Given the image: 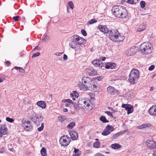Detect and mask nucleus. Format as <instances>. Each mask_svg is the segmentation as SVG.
<instances>
[{
    "instance_id": "nucleus-63",
    "label": "nucleus",
    "mask_w": 156,
    "mask_h": 156,
    "mask_svg": "<svg viewBox=\"0 0 156 156\" xmlns=\"http://www.w3.org/2000/svg\"><path fill=\"white\" fill-rule=\"evenodd\" d=\"M68 111V109L67 108H65L63 109V111L65 112H67Z\"/></svg>"
},
{
    "instance_id": "nucleus-18",
    "label": "nucleus",
    "mask_w": 156,
    "mask_h": 156,
    "mask_svg": "<svg viewBox=\"0 0 156 156\" xmlns=\"http://www.w3.org/2000/svg\"><path fill=\"white\" fill-rule=\"evenodd\" d=\"M86 72L90 76H94L96 74L97 72V71L93 69H86Z\"/></svg>"
},
{
    "instance_id": "nucleus-23",
    "label": "nucleus",
    "mask_w": 156,
    "mask_h": 156,
    "mask_svg": "<svg viewBox=\"0 0 156 156\" xmlns=\"http://www.w3.org/2000/svg\"><path fill=\"white\" fill-rule=\"evenodd\" d=\"M37 105L42 108H45L46 107V103L44 101H38L37 103Z\"/></svg>"
},
{
    "instance_id": "nucleus-28",
    "label": "nucleus",
    "mask_w": 156,
    "mask_h": 156,
    "mask_svg": "<svg viewBox=\"0 0 156 156\" xmlns=\"http://www.w3.org/2000/svg\"><path fill=\"white\" fill-rule=\"evenodd\" d=\"M41 153L42 156H47L46 151L44 147H43L41 148Z\"/></svg>"
},
{
    "instance_id": "nucleus-30",
    "label": "nucleus",
    "mask_w": 156,
    "mask_h": 156,
    "mask_svg": "<svg viewBox=\"0 0 156 156\" xmlns=\"http://www.w3.org/2000/svg\"><path fill=\"white\" fill-rule=\"evenodd\" d=\"M75 125V122H72L67 125V128L70 129H72Z\"/></svg>"
},
{
    "instance_id": "nucleus-13",
    "label": "nucleus",
    "mask_w": 156,
    "mask_h": 156,
    "mask_svg": "<svg viewBox=\"0 0 156 156\" xmlns=\"http://www.w3.org/2000/svg\"><path fill=\"white\" fill-rule=\"evenodd\" d=\"M92 64L95 67H98L100 68L103 69V67L104 68L103 63L101 62V61L100 59H95L92 62ZM104 65H105L104 64Z\"/></svg>"
},
{
    "instance_id": "nucleus-14",
    "label": "nucleus",
    "mask_w": 156,
    "mask_h": 156,
    "mask_svg": "<svg viewBox=\"0 0 156 156\" xmlns=\"http://www.w3.org/2000/svg\"><path fill=\"white\" fill-rule=\"evenodd\" d=\"M146 144L148 147L150 149H156V142L154 141L153 140H147Z\"/></svg>"
},
{
    "instance_id": "nucleus-38",
    "label": "nucleus",
    "mask_w": 156,
    "mask_h": 156,
    "mask_svg": "<svg viewBox=\"0 0 156 156\" xmlns=\"http://www.w3.org/2000/svg\"><path fill=\"white\" fill-rule=\"evenodd\" d=\"M68 5L71 9H73L74 7V5L72 2H69L68 3Z\"/></svg>"
},
{
    "instance_id": "nucleus-27",
    "label": "nucleus",
    "mask_w": 156,
    "mask_h": 156,
    "mask_svg": "<svg viewBox=\"0 0 156 156\" xmlns=\"http://www.w3.org/2000/svg\"><path fill=\"white\" fill-rule=\"evenodd\" d=\"M75 104L76 103H74V105L75 108L77 111H80L82 109H83L82 107L79 105L78 103H77V105H76Z\"/></svg>"
},
{
    "instance_id": "nucleus-22",
    "label": "nucleus",
    "mask_w": 156,
    "mask_h": 156,
    "mask_svg": "<svg viewBox=\"0 0 156 156\" xmlns=\"http://www.w3.org/2000/svg\"><path fill=\"white\" fill-rule=\"evenodd\" d=\"M146 27V23H143L140 25L139 27L137 29V31L141 32L144 31Z\"/></svg>"
},
{
    "instance_id": "nucleus-51",
    "label": "nucleus",
    "mask_w": 156,
    "mask_h": 156,
    "mask_svg": "<svg viewBox=\"0 0 156 156\" xmlns=\"http://www.w3.org/2000/svg\"><path fill=\"white\" fill-rule=\"evenodd\" d=\"M97 86L96 85H95L94 83H93V85L92 86V88H93V90H96V89L97 88Z\"/></svg>"
},
{
    "instance_id": "nucleus-44",
    "label": "nucleus",
    "mask_w": 156,
    "mask_h": 156,
    "mask_svg": "<svg viewBox=\"0 0 156 156\" xmlns=\"http://www.w3.org/2000/svg\"><path fill=\"white\" fill-rule=\"evenodd\" d=\"M73 93L74 96H75L76 98H78V92L76 91H73Z\"/></svg>"
},
{
    "instance_id": "nucleus-1",
    "label": "nucleus",
    "mask_w": 156,
    "mask_h": 156,
    "mask_svg": "<svg viewBox=\"0 0 156 156\" xmlns=\"http://www.w3.org/2000/svg\"><path fill=\"white\" fill-rule=\"evenodd\" d=\"M112 11L115 17L119 18H125L127 16V12L125 8L120 5H116L112 8Z\"/></svg>"
},
{
    "instance_id": "nucleus-31",
    "label": "nucleus",
    "mask_w": 156,
    "mask_h": 156,
    "mask_svg": "<svg viewBox=\"0 0 156 156\" xmlns=\"http://www.w3.org/2000/svg\"><path fill=\"white\" fill-rule=\"evenodd\" d=\"M97 22V21L95 19H92L91 20H89L88 22L87 23V25L89 26L90 24H91L94 23H96Z\"/></svg>"
},
{
    "instance_id": "nucleus-7",
    "label": "nucleus",
    "mask_w": 156,
    "mask_h": 156,
    "mask_svg": "<svg viewBox=\"0 0 156 156\" xmlns=\"http://www.w3.org/2000/svg\"><path fill=\"white\" fill-rule=\"evenodd\" d=\"M22 126L27 131H30L33 129V126L31 122L27 119H22Z\"/></svg>"
},
{
    "instance_id": "nucleus-24",
    "label": "nucleus",
    "mask_w": 156,
    "mask_h": 156,
    "mask_svg": "<svg viewBox=\"0 0 156 156\" xmlns=\"http://www.w3.org/2000/svg\"><path fill=\"white\" fill-rule=\"evenodd\" d=\"M0 130L2 132L3 134H6L8 133V129L5 127L4 125L0 127Z\"/></svg>"
},
{
    "instance_id": "nucleus-47",
    "label": "nucleus",
    "mask_w": 156,
    "mask_h": 156,
    "mask_svg": "<svg viewBox=\"0 0 156 156\" xmlns=\"http://www.w3.org/2000/svg\"><path fill=\"white\" fill-rule=\"evenodd\" d=\"M119 136L118 135V134L117 133L115 134H114V135H113L112 137V139H116V138H117Z\"/></svg>"
},
{
    "instance_id": "nucleus-9",
    "label": "nucleus",
    "mask_w": 156,
    "mask_h": 156,
    "mask_svg": "<svg viewBox=\"0 0 156 156\" xmlns=\"http://www.w3.org/2000/svg\"><path fill=\"white\" fill-rule=\"evenodd\" d=\"M44 117L41 115H37L31 118V120L37 125H40V122L43 120Z\"/></svg>"
},
{
    "instance_id": "nucleus-55",
    "label": "nucleus",
    "mask_w": 156,
    "mask_h": 156,
    "mask_svg": "<svg viewBox=\"0 0 156 156\" xmlns=\"http://www.w3.org/2000/svg\"><path fill=\"white\" fill-rule=\"evenodd\" d=\"M19 70H20V72H21L23 73L25 71V70L23 68L20 67Z\"/></svg>"
},
{
    "instance_id": "nucleus-4",
    "label": "nucleus",
    "mask_w": 156,
    "mask_h": 156,
    "mask_svg": "<svg viewBox=\"0 0 156 156\" xmlns=\"http://www.w3.org/2000/svg\"><path fill=\"white\" fill-rule=\"evenodd\" d=\"M151 45L148 43H144L140 46V50L143 54H148L151 52Z\"/></svg>"
},
{
    "instance_id": "nucleus-49",
    "label": "nucleus",
    "mask_w": 156,
    "mask_h": 156,
    "mask_svg": "<svg viewBox=\"0 0 156 156\" xmlns=\"http://www.w3.org/2000/svg\"><path fill=\"white\" fill-rule=\"evenodd\" d=\"M66 102L72 104H74V103L70 99H67Z\"/></svg>"
},
{
    "instance_id": "nucleus-19",
    "label": "nucleus",
    "mask_w": 156,
    "mask_h": 156,
    "mask_svg": "<svg viewBox=\"0 0 156 156\" xmlns=\"http://www.w3.org/2000/svg\"><path fill=\"white\" fill-rule=\"evenodd\" d=\"M148 112L151 115H156V105L151 107L149 109Z\"/></svg>"
},
{
    "instance_id": "nucleus-58",
    "label": "nucleus",
    "mask_w": 156,
    "mask_h": 156,
    "mask_svg": "<svg viewBox=\"0 0 156 156\" xmlns=\"http://www.w3.org/2000/svg\"><path fill=\"white\" fill-rule=\"evenodd\" d=\"M3 133L2 132H1V131L0 130V137H2L3 136Z\"/></svg>"
},
{
    "instance_id": "nucleus-42",
    "label": "nucleus",
    "mask_w": 156,
    "mask_h": 156,
    "mask_svg": "<svg viewBox=\"0 0 156 156\" xmlns=\"http://www.w3.org/2000/svg\"><path fill=\"white\" fill-rule=\"evenodd\" d=\"M81 33L84 36H86L87 35V33L86 31L84 29L81 30Z\"/></svg>"
},
{
    "instance_id": "nucleus-32",
    "label": "nucleus",
    "mask_w": 156,
    "mask_h": 156,
    "mask_svg": "<svg viewBox=\"0 0 156 156\" xmlns=\"http://www.w3.org/2000/svg\"><path fill=\"white\" fill-rule=\"evenodd\" d=\"M100 142H99L96 141L94 143L93 146L94 147L98 148L100 147Z\"/></svg>"
},
{
    "instance_id": "nucleus-39",
    "label": "nucleus",
    "mask_w": 156,
    "mask_h": 156,
    "mask_svg": "<svg viewBox=\"0 0 156 156\" xmlns=\"http://www.w3.org/2000/svg\"><path fill=\"white\" fill-rule=\"evenodd\" d=\"M110 62H107L105 64V67L106 69H110Z\"/></svg>"
},
{
    "instance_id": "nucleus-60",
    "label": "nucleus",
    "mask_w": 156,
    "mask_h": 156,
    "mask_svg": "<svg viewBox=\"0 0 156 156\" xmlns=\"http://www.w3.org/2000/svg\"><path fill=\"white\" fill-rule=\"evenodd\" d=\"M106 58L105 57H103L101 58V59L102 60V61H104L105 59Z\"/></svg>"
},
{
    "instance_id": "nucleus-17",
    "label": "nucleus",
    "mask_w": 156,
    "mask_h": 156,
    "mask_svg": "<svg viewBox=\"0 0 156 156\" xmlns=\"http://www.w3.org/2000/svg\"><path fill=\"white\" fill-rule=\"evenodd\" d=\"M98 29L100 31L102 32H104L105 33H109V30H108V28L106 26L102 25H99L98 26Z\"/></svg>"
},
{
    "instance_id": "nucleus-40",
    "label": "nucleus",
    "mask_w": 156,
    "mask_h": 156,
    "mask_svg": "<svg viewBox=\"0 0 156 156\" xmlns=\"http://www.w3.org/2000/svg\"><path fill=\"white\" fill-rule=\"evenodd\" d=\"M58 120L61 122H63L65 119V118L64 117L60 116L58 117Z\"/></svg>"
},
{
    "instance_id": "nucleus-61",
    "label": "nucleus",
    "mask_w": 156,
    "mask_h": 156,
    "mask_svg": "<svg viewBox=\"0 0 156 156\" xmlns=\"http://www.w3.org/2000/svg\"><path fill=\"white\" fill-rule=\"evenodd\" d=\"M5 63L7 64V65H10V64H11V63H10V62L9 61H6V62H5Z\"/></svg>"
},
{
    "instance_id": "nucleus-16",
    "label": "nucleus",
    "mask_w": 156,
    "mask_h": 156,
    "mask_svg": "<svg viewBox=\"0 0 156 156\" xmlns=\"http://www.w3.org/2000/svg\"><path fill=\"white\" fill-rule=\"evenodd\" d=\"M69 45V46L71 48L75 49L76 51L78 50L77 48L79 47V46L77 42L76 41H74L73 37V41L70 43Z\"/></svg>"
},
{
    "instance_id": "nucleus-26",
    "label": "nucleus",
    "mask_w": 156,
    "mask_h": 156,
    "mask_svg": "<svg viewBox=\"0 0 156 156\" xmlns=\"http://www.w3.org/2000/svg\"><path fill=\"white\" fill-rule=\"evenodd\" d=\"M151 126V124L148 123H146L139 126V128L140 129H143L147 128L150 127Z\"/></svg>"
},
{
    "instance_id": "nucleus-57",
    "label": "nucleus",
    "mask_w": 156,
    "mask_h": 156,
    "mask_svg": "<svg viewBox=\"0 0 156 156\" xmlns=\"http://www.w3.org/2000/svg\"><path fill=\"white\" fill-rule=\"evenodd\" d=\"M63 52H58L55 54V55L57 56H60L62 55Z\"/></svg>"
},
{
    "instance_id": "nucleus-62",
    "label": "nucleus",
    "mask_w": 156,
    "mask_h": 156,
    "mask_svg": "<svg viewBox=\"0 0 156 156\" xmlns=\"http://www.w3.org/2000/svg\"><path fill=\"white\" fill-rule=\"evenodd\" d=\"M134 1V4H136L138 2V0H133Z\"/></svg>"
},
{
    "instance_id": "nucleus-5",
    "label": "nucleus",
    "mask_w": 156,
    "mask_h": 156,
    "mask_svg": "<svg viewBox=\"0 0 156 156\" xmlns=\"http://www.w3.org/2000/svg\"><path fill=\"white\" fill-rule=\"evenodd\" d=\"M94 83V80L91 81L90 83L84 84L83 83L80 82L79 86L80 89L83 91H86L87 90H93L92 86Z\"/></svg>"
},
{
    "instance_id": "nucleus-54",
    "label": "nucleus",
    "mask_w": 156,
    "mask_h": 156,
    "mask_svg": "<svg viewBox=\"0 0 156 156\" xmlns=\"http://www.w3.org/2000/svg\"><path fill=\"white\" fill-rule=\"evenodd\" d=\"M68 58V57L66 55L64 54L63 55V59L64 61H66Z\"/></svg>"
},
{
    "instance_id": "nucleus-8",
    "label": "nucleus",
    "mask_w": 156,
    "mask_h": 156,
    "mask_svg": "<svg viewBox=\"0 0 156 156\" xmlns=\"http://www.w3.org/2000/svg\"><path fill=\"white\" fill-rule=\"evenodd\" d=\"M71 141L70 138L66 135L61 136L59 139V142L62 146H66L68 145Z\"/></svg>"
},
{
    "instance_id": "nucleus-6",
    "label": "nucleus",
    "mask_w": 156,
    "mask_h": 156,
    "mask_svg": "<svg viewBox=\"0 0 156 156\" xmlns=\"http://www.w3.org/2000/svg\"><path fill=\"white\" fill-rule=\"evenodd\" d=\"M90 101L85 99H79L77 102L79 105L81 106L84 109L85 108L89 110H91L92 108L90 104Z\"/></svg>"
},
{
    "instance_id": "nucleus-10",
    "label": "nucleus",
    "mask_w": 156,
    "mask_h": 156,
    "mask_svg": "<svg viewBox=\"0 0 156 156\" xmlns=\"http://www.w3.org/2000/svg\"><path fill=\"white\" fill-rule=\"evenodd\" d=\"M114 129V128L112 126L108 125L106 126V128L102 132L101 134L104 136L108 135L112 132Z\"/></svg>"
},
{
    "instance_id": "nucleus-12",
    "label": "nucleus",
    "mask_w": 156,
    "mask_h": 156,
    "mask_svg": "<svg viewBox=\"0 0 156 156\" xmlns=\"http://www.w3.org/2000/svg\"><path fill=\"white\" fill-rule=\"evenodd\" d=\"M122 107L125 108V110L127 111V114H129L132 113L133 111V106L129 104H123L122 105Z\"/></svg>"
},
{
    "instance_id": "nucleus-21",
    "label": "nucleus",
    "mask_w": 156,
    "mask_h": 156,
    "mask_svg": "<svg viewBox=\"0 0 156 156\" xmlns=\"http://www.w3.org/2000/svg\"><path fill=\"white\" fill-rule=\"evenodd\" d=\"M71 138L73 140L76 139L78 137V133L75 131H71L69 132Z\"/></svg>"
},
{
    "instance_id": "nucleus-33",
    "label": "nucleus",
    "mask_w": 156,
    "mask_h": 156,
    "mask_svg": "<svg viewBox=\"0 0 156 156\" xmlns=\"http://www.w3.org/2000/svg\"><path fill=\"white\" fill-rule=\"evenodd\" d=\"M110 62V69H115L116 68L117 65L115 63Z\"/></svg>"
},
{
    "instance_id": "nucleus-43",
    "label": "nucleus",
    "mask_w": 156,
    "mask_h": 156,
    "mask_svg": "<svg viewBox=\"0 0 156 156\" xmlns=\"http://www.w3.org/2000/svg\"><path fill=\"white\" fill-rule=\"evenodd\" d=\"M49 37L47 35H45L44 37L42 39V41H46L48 40Z\"/></svg>"
},
{
    "instance_id": "nucleus-25",
    "label": "nucleus",
    "mask_w": 156,
    "mask_h": 156,
    "mask_svg": "<svg viewBox=\"0 0 156 156\" xmlns=\"http://www.w3.org/2000/svg\"><path fill=\"white\" fill-rule=\"evenodd\" d=\"M111 147L114 149H118L121 147V146L117 143L113 144L111 145Z\"/></svg>"
},
{
    "instance_id": "nucleus-3",
    "label": "nucleus",
    "mask_w": 156,
    "mask_h": 156,
    "mask_svg": "<svg viewBox=\"0 0 156 156\" xmlns=\"http://www.w3.org/2000/svg\"><path fill=\"white\" fill-rule=\"evenodd\" d=\"M139 77V71L137 69H133L130 73L128 80L131 83L134 84Z\"/></svg>"
},
{
    "instance_id": "nucleus-20",
    "label": "nucleus",
    "mask_w": 156,
    "mask_h": 156,
    "mask_svg": "<svg viewBox=\"0 0 156 156\" xmlns=\"http://www.w3.org/2000/svg\"><path fill=\"white\" fill-rule=\"evenodd\" d=\"M93 80L91 78L89 77H84L82 79V82L81 83H83L84 84H86V83H90L91 81Z\"/></svg>"
},
{
    "instance_id": "nucleus-45",
    "label": "nucleus",
    "mask_w": 156,
    "mask_h": 156,
    "mask_svg": "<svg viewBox=\"0 0 156 156\" xmlns=\"http://www.w3.org/2000/svg\"><path fill=\"white\" fill-rule=\"evenodd\" d=\"M40 55V53L39 52H37L36 53L34 54L32 56V58H34Z\"/></svg>"
},
{
    "instance_id": "nucleus-46",
    "label": "nucleus",
    "mask_w": 156,
    "mask_h": 156,
    "mask_svg": "<svg viewBox=\"0 0 156 156\" xmlns=\"http://www.w3.org/2000/svg\"><path fill=\"white\" fill-rule=\"evenodd\" d=\"M19 16H14L13 17V19L15 21H18L19 20Z\"/></svg>"
},
{
    "instance_id": "nucleus-11",
    "label": "nucleus",
    "mask_w": 156,
    "mask_h": 156,
    "mask_svg": "<svg viewBox=\"0 0 156 156\" xmlns=\"http://www.w3.org/2000/svg\"><path fill=\"white\" fill-rule=\"evenodd\" d=\"M74 38V41H76L78 45H84L86 43V40L80 37L77 35H75L73 36Z\"/></svg>"
},
{
    "instance_id": "nucleus-53",
    "label": "nucleus",
    "mask_w": 156,
    "mask_h": 156,
    "mask_svg": "<svg viewBox=\"0 0 156 156\" xmlns=\"http://www.w3.org/2000/svg\"><path fill=\"white\" fill-rule=\"evenodd\" d=\"M127 2L130 4H134V1H133V0H128Z\"/></svg>"
},
{
    "instance_id": "nucleus-48",
    "label": "nucleus",
    "mask_w": 156,
    "mask_h": 156,
    "mask_svg": "<svg viewBox=\"0 0 156 156\" xmlns=\"http://www.w3.org/2000/svg\"><path fill=\"white\" fill-rule=\"evenodd\" d=\"M154 67L155 66L154 65H152L150 67H149L148 70H149L152 71L154 69Z\"/></svg>"
},
{
    "instance_id": "nucleus-34",
    "label": "nucleus",
    "mask_w": 156,
    "mask_h": 156,
    "mask_svg": "<svg viewBox=\"0 0 156 156\" xmlns=\"http://www.w3.org/2000/svg\"><path fill=\"white\" fill-rule=\"evenodd\" d=\"M74 152L75 153V156H79L80 155L78 149L74 148Z\"/></svg>"
},
{
    "instance_id": "nucleus-36",
    "label": "nucleus",
    "mask_w": 156,
    "mask_h": 156,
    "mask_svg": "<svg viewBox=\"0 0 156 156\" xmlns=\"http://www.w3.org/2000/svg\"><path fill=\"white\" fill-rule=\"evenodd\" d=\"M44 127V123H43L41 124V126L40 127H39L37 129V130L39 132L41 131L43 129Z\"/></svg>"
},
{
    "instance_id": "nucleus-2",
    "label": "nucleus",
    "mask_w": 156,
    "mask_h": 156,
    "mask_svg": "<svg viewBox=\"0 0 156 156\" xmlns=\"http://www.w3.org/2000/svg\"><path fill=\"white\" fill-rule=\"evenodd\" d=\"M109 37L112 41L116 42L122 41L125 38L124 36H120V34L117 29H112L109 30Z\"/></svg>"
},
{
    "instance_id": "nucleus-37",
    "label": "nucleus",
    "mask_w": 156,
    "mask_h": 156,
    "mask_svg": "<svg viewBox=\"0 0 156 156\" xmlns=\"http://www.w3.org/2000/svg\"><path fill=\"white\" fill-rule=\"evenodd\" d=\"M6 120L10 123L14 121V120L12 118H11L9 117H7L6 118Z\"/></svg>"
},
{
    "instance_id": "nucleus-41",
    "label": "nucleus",
    "mask_w": 156,
    "mask_h": 156,
    "mask_svg": "<svg viewBox=\"0 0 156 156\" xmlns=\"http://www.w3.org/2000/svg\"><path fill=\"white\" fill-rule=\"evenodd\" d=\"M105 112L108 115L110 116L111 118L113 117L112 114L111 112L108 111H106Z\"/></svg>"
},
{
    "instance_id": "nucleus-64",
    "label": "nucleus",
    "mask_w": 156,
    "mask_h": 156,
    "mask_svg": "<svg viewBox=\"0 0 156 156\" xmlns=\"http://www.w3.org/2000/svg\"><path fill=\"white\" fill-rule=\"evenodd\" d=\"M153 154L154 156H156V150L154 151Z\"/></svg>"
},
{
    "instance_id": "nucleus-29",
    "label": "nucleus",
    "mask_w": 156,
    "mask_h": 156,
    "mask_svg": "<svg viewBox=\"0 0 156 156\" xmlns=\"http://www.w3.org/2000/svg\"><path fill=\"white\" fill-rule=\"evenodd\" d=\"M99 119L103 123H106L109 122L108 120L106 119L105 117L104 116H101L100 118Z\"/></svg>"
},
{
    "instance_id": "nucleus-52",
    "label": "nucleus",
    "mask_w": 156,
    "mask_h": 156,
    "mask_svg": "<svg viewBox=\"0 0 156 156\" xmlns=\"http://www.w3.org/2000/svg\"><path fill=\"white\" fill-rule=\"evenodd\" d=\"M103 78L101 76H98L97 77L96 79L99 81H101L102 80Z\"/></svg>"
},
{
    "instance_id": "nucleus-59",
    "label": "nucleus",
    "mask_w": 156,
    "mask_h": 156,
    "mask_svg": "<svg viewBox=\"0 0 156 156\" xmlns=\"http://www.w3.org/2000/svg\"><path fill=\"white\" fill-rule=\"evenodd\" d=\"M39 47L38 46H37L36 47L33 49L34 50H36V49H39Z\"/></svg>"
},
{
    "instance_id": "nucleus-56",
    "label": "nucleus",
    "mask_w": 156,
    "mask_h": 156,
    "mask_svg": "<svg viewBox=\"0 0 156 156\" xmlns=\"http://www.w3.org/2000/svg\"><path fill=\"white\" fill-rule=\"evenodd\" d=\"M94 156H104V155H103L101 153H98L96 154L95 155H94Z\"/></svg>"
},
{
    "instance_id": "nucleus-50",
    "label": "nucleus",
    "mask_w": 156,
    "mask_h": 156,
    "mask_svg": "<svg viewBox=\"0 0 156 156\" xmlns=\"http://www.w3.org/2000/svg\"><path fill=\"white\" fill-rule=\"evenodd\" d=\"M5 151V149L4 147H2L1 148H0V152L1 153H2Z\"/></svg>"
},
{
    "instance_id": "nucleus-15",
    "label": "nucleus",
    "mask_w": 156,
    "mask_h": 156,
    "mask_svg": "<svg viewBox=\"0 0 156 156\" xmlns=\"http://www.w3.org/2000/svg\"><path fill=\"white\" fill-rule=\"evenodd\" d=\"M107 91L108 93L111 95L117 94L118 93V91L117 89L112 86H109L107 88Z\"/></svg>"
},
{
    "instance_id": "nucleus-35",
    "label": "nucleus",
    "mask_w": 156,
    "mask_h": 156,
    "mask_svg": "<svg viewBox=\"0 0 156 156\" xmlns=\"http://www.w3.org/2000/svg\"><path fill=\"white\" fill-rule=\"evenodd\" d=\"M140 5L142 8H144L145 6V2L143 1H141L140 2Z\"/></svg>"
}]
</instances>
